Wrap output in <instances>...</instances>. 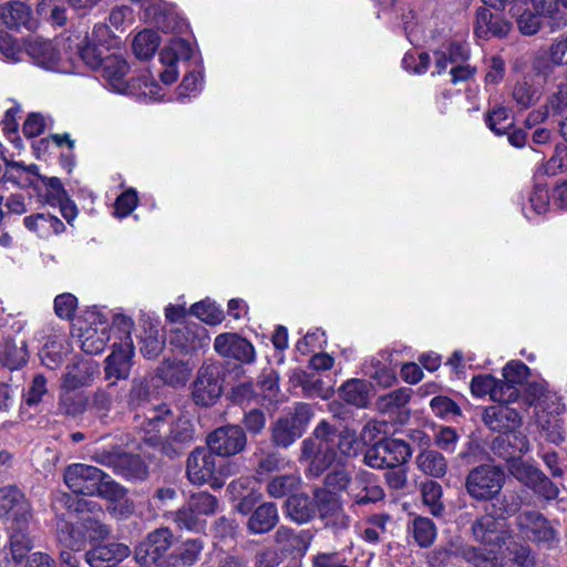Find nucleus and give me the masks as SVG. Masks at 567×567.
<instances>
[{
  "label": "nucleus",
  "mask_w": 567,
  "mask_h": 567,
  "mask_svg": "<svg viewBox=\"0 0 567 567\" xmlns=\"http://www.w3.org/2000/svg\"><path fill=\"white\" fill-rule=\"evenodd\" d=\"M23 44L28 55L38 65L50 68L58 60L56 52L49 40L38 35H30L24 40Z\"/></svg>",
  "instance_id": "obj_30"
},
{
  "label": "nucleus",
  "mask_w": 567,
  "mask_h": 567,
  "mask_svg": "<svg viewBox=\"0 0 567 567\" xmlns=\"http://www.w3.org/2000/svg\"><path fill=\"white\" fill-rule=\"evenodd\" d=\"M131 549L122 543H110L96 546L85 554V560L91 567H106L128 557Z\"/></svg>",
  "instance_id": "obj_24"
},
{
  "label": "nucleus",
  "mask_w": 567,
  "mask_h": 567,
  "mask_svg": "<svg viewBox=\"0 0 567 567\" xmlns=\"http://www.w3.org/2000/svg\"><path fill=\"white\" fill-rule=\"evenodd\" d=\"M519 396V390L516 385L508 382L507 380H497L495 382L492 401L498 402L499 405H508L515 402Z\"/></svg>",
  "instance_id": "obj_57"
},
{
  "label": "nucleus",
  "mask_w": 567,
  "mask_h": 567,
  "mask_svg": "<svg viewBox=\"0 0 567 567\" xmlns=\"http://www.w3.org/2000/svg\"><path fill=\"white\" fill-rule=\"evenodd\" d=\"M138 197L135 189L122 193L114 203V214L118 218L128 216L137 206Z\"/></svg>",
  "instance_id": "obj_62"
},
{
  "label": "nucleus",
  "mask_w": 567,
  "mask_h": 567,
  "mask_svg": "<svg viewBox=\"0 0 567 567\" xmlns=\"http://www.w3.org/2000/svg\"><path fill=\"white\" fill-rule=\"evenodd\" d=\"M339 395L347 403L363 408L368 404V386L362 380H349L339 389Z\"/></svg>",
  "instance_id": "obj_41"
},
{
  "label": "nucleus",
  "mask_w": 567,
  "mask_h": 567,
  "mask_svg": "<svg viewBox=\"0 0 567 567\" xmlns=\"http://www.w3.org/2000/svg\"><path fill=\"white\" fill-rule=\"evenodd\" d=\"M529 374V368L522 361L512 360L503 368L504 379L516 386L526 382Z\"/></svg>",
  "instance_id": "obj_60"
},
{
  "label": "nucleus",
  "mask_w": 567,
  "mask_h": 567,
  "mask_svg": "<svg viewBox=\"0 0 567 567\" xmlns=\"http://www.w3.org/2000/svg\"><path fill=\"white\" fill-rule=\"evenodd\" d=\"M188 504L197 513V515H213L218 507V499L207 492L193 494Z\"/></svg>",
  "instance_id": "obj_55"
},
{
  "label": "nucleus",
  "mask_w": 567,
  "mask_h": 567,
  "mask_svg": "<svg viewBox=\"0 0 567 567\" xmlns=\"http://www.w3.org/2000/svg\"><path fill=\"white\" fill-rule=\"evenodd\" d=\"M421 494L423 503L430 507L431 513L434 516H441L444 512V505L441 499L443 495L441 484L434 480H427L421 485Z\"/></svg>",
  "instance_id": "obj_44"
},
{
  "label": "nucleus",
  "mask_w": 567,
  "mask_h": 567,
  "mask_svg": "<svg viewBox=\"0 0 567 567\" xmlns=\"http://www.w3.org/2000/svg\"><path fill=\"white\" fill-rule=\"evenodd\" d=\"M505 484V472L492 464H480L471 468L464 480L467 495L476 502L493 501Z\"/></svg>",
  "instance_id": "obj_3"
},
{
  "label": "nucleus",
  "mask_w": 567,
  "mask_h": 567,
  "mask_svg": "<svg viewBox=\"0 0 567 567\" xmlns=\"http://www.w3.org/2000/svg\"><path fill=\"white\" fill-rule=\"evenodd\" d=\"M64 482L74 494L100 496L120 502L126 496V488L117 484L100 468L86 464H72L64 472Z\"/></svg>",
  "instance_id": "obj_2"
},
{
  "label": "nucleus",
  "mask_w": 567,
  "mask_h": 567,
  "mask_svg": "<svg viewBox=\"0 0 567 567\" xmlns=\"http://www.w3.org/2000/svg\"><path fill=\"white\" fill-rule=\"evenodd\" d=\"M419 471L433 478H442L447 473V461L437 450H423L415 457Z\"/></svg>",
  "instance_id": "obj_32"
},
{
  "label": "nucleus",
  "mask_w": 567,
  "mask_h": 567,
  "mask_svg": "<svg viewBox=\"0 0 567 567\" xmlns=\"http://www.w3.org/2000/svg\"><path fill=\"white\" fill-rule=\"evenodd\" d=\"M301 486V477L296 473L272 476L267 485L266 493L271 498H284L296 494Z\"/></svg>",
  "instance_id": "obj_34"
},
{
  "label": "nucleus",
  "mask_w": 567,
  "mask_h": 567,
  "mask_svg": "<svg viewBox=\"0 0 567 567\" xmlns=\"http://www.w3.org/2000/svg\"><path fill=\"white\" fill-rule=\"evenodd\" d=\"M247 441V434L243 426L227 424L210 432L206 443L217 456L230 457L244 452Z\"/></svg>",
  "instance_id": "obj_9"
},
{
  "label": "nucleus",
  "mask_w": 567,
  "mask_h": 567,
  "mask_svg": "<svg viewBox=\"0 0 567 567\" xmlns=\"http://www.w3.org/2000/svg\"><path fill=\"white\" fill-rule=\"evenodd\" d=\"M190 311L202 321L213 326L220 323L224 319V312L208 302H197L192 306Z\"/></svg>",
  "instance_id": "obj_59"
},
{
  "label": "nucleus",
  "mask_w": 567,
  "mask_h": 567,
  "mask_svg": "<svg viewBox=\"0 0 567 567\" xmlns=\"http://www.w3.org/2000/svg\"><path fill=\"white\" fill-rule=\"evenodd\" d=\"M495 499L496 502L492 504L494 515L502 520L516 514L522 506V497L516 492H506L501 498Z\"/></svg>",
  "instance_id": "obj_49"
},
{
  "label": "nucleus",
  "mask_w": 567,
  "mask_h": 567,
  "mask_svg": "<svg viewBox=\"0 0 567 567\" xmlns=\"http://www.w3.org/2000/svg\"><path fill=\"white\" fill-rule=\"evenodd\" d=\"M548 53L554 65L561 66L567 64V33L553 41Z\"/></svg>",
  "instance_id": "obj_64"
},
{
  "label": "nucleus",
  "mask_w": 567,
  "mask_h": 567,
  "mask_svg": "<svg viewBox=\"0 0 567 567\" xmlns=\"http://www.w3.org/2000/svg\"><path fill=\"white\" fill-rule=\"evenodd\" d=\"M79 55L82 61L91 69H100L103 60L102 49L94 43V39L85 38L81 44H79Z\"/></svg>",
  "instance_id": "obj_52"
},
{
  "label": "nucleus",
  "mask_w": 567,
  "mask_h": 567,
  "mask_svg": "<svg viewBox=\"0 0 567 567\" xmlns=\"http://www.w3.org/2000/svg\"><path fill=\"white\" fill-rule=\"evenodd\" d=\"M509 114L511 110L508 107L495 106L486 113L485 123L494 133L498 135L505 134L513 126V120Z\"/></svg>",
  "instance_id": "obj_45"
},
{
  "label": "nucleus",
  "mask_w": 567,
  "mask_h": 567,
  "mask_svg": "<svg viewBox=\"0 0 567 567\" xmlns=\"http://www.w3.org/2000/svg\"><path fill=\"white\" fill-rule=\"evenodd\" d=\"M215 351L223 358L234 359L244 363L255 360L254 346L237 333L225 332L215 338Z\"/></svg>",
  "instance_id": "obj_18"
},
{
  "label": "nucleus",
  "mask_w": 567,
  "mask_h": 567,
  "mask_svg": "<svg viewBox=\"0 0 567 567\" xmlns=\"http://www.w3.org/2000/svg\"><path fill=\"white\" fill-rule=\"evenodd\" d=\"M76 306L78 300L71 293H62L54 299V311L62 319H72Z\"/></svg>",
  "instance_id": "obj_63"
},
{
  "label": "nucleus",
  "mask_w": 567,
  "mask_h": 567,
  "mask_svg": "<svg viewBox=\"0 0 567 567\" xmlns=\"http://www.w3.org/2000/svg\"><path fill=\"white\" fill-rule=\"evenodd\" d=\"M217 455L209 447H196L187 457L186 476L193 485L209 484L213 488H220L216 481Z\"/></svg>",
  "instance_id": "obj_8"
},
{
  "label": "nucleus",
  "mask_w": 567,
  "mask_h": 567,
  "mask_svg": "<svg viewBox=\"0 0 567 567\" xmlns=\"http://www.w3.org/2000/svg\"><path fill=\"white\" fill-rule=\"evenodd\" d=\"M515 524L520 536L533 543L551 544L556 538V530L537 511L520 512L515 518Z\"/></svg>",
  "instance_id": "obj_11"
},
{
  "label": "nucleus",
  "mask_w": 567,
  "mask_h": 567,
  "mask_svg": "<svg viewBox=\"0 0 567 567\" xmlns=\"http://www.w3.org/2000/svg\"><path fill=\"white\" fill-rule=\"evenodd\" d=\"M473 538L491 547V551L501 548L505 544L504 524L501 518L494 514H485L477 517L472 526Z\"/></svg>",
  "instance_id": "obj_17"
},
{
  "label": "nucleus",
  "mask_w": 567,
  "mask_h": 567,
  "mask_svg": "<svg viewBox=\"0 0 567 567\" xmlns=\"http://www.w3.org/2000/svg\"><path fill=\"white\" fill-rule=\"evenodd\" d=\"M194 440L193 422L185 416H179L171 424L169 433L165 436V442L162 445V455L175 460L184 454Z\"/></svg>",
  "instance_id": "obj_14"
},
{
  "label": "nucleus",
  "mask_w": 567,
  "mask_h": 567,
  "mask_svg": "<svg viewBox=\"0 0 567 567\" xmlns=\"http://www.w3.org/2000/svg\"><path fill=\"white\" fill-rule=\"evenodd\" d=\"M252 457L255 461V474L258 477L278 472L284 461L279 452L264 445L256 447Z\"/></svg>",
  "instance_id": "obj_35"
},
{
  "label": "nucleus",
  "mask_w": 567,
  "mask_h": 567,
  "mask_svg": "<svg viewBox=\"0 0 567 567\" xmlns=\"http://www.w3.org/2000/svg\"><path fill=\"white\" fill-rule=\"evenodd\" d=\"M492 9L485 4L476 9L474 34L478 39L504 38L512 29V23L501 14L502 11L493 12Z\"/></svg>",
  "instance_id": "obj_15"
},
{
  "label": "nucleus",
  "mask_w": 567,
  "mask_h": 567,
  "mask_svg": "<svg viewBox=\"0 0 567 567\" xmlns=\"http://www.w3.org/2000/svg\"><path fill=\"white\" fill-rule=\"evenodd\" d=\"M0 10L3 22L10 29L24 27L28 30H33L37 28V20L32 18L30 7L23 2L10 1Z\"/></svg>",
  "instance_id": "obj_28"
},
{
  "label": "nucleus",
  "mask_w": 567,
  "mask_h": 567,
  "mask_svg": "<svg viewBox=\"0 0 567 567\" xmlns=\"http://www.w3.org/2000/svg\"><path fill=\"white\" fill-rule=\"evenodd\" d=\"M301 435L302 433L286 417V415L277 419L270 427V441L276 447L287 449Z\"/></svg>",
  "instance_id": "obj_37"
},
{
  "label": "nucleus",
  "mask_w": 567,
  "mask_h": 567,
  "mask_svg": "<svg viewBox=\"0 0 567 567\" xmlns=\"http://www.w3.org/2000/svg\"><path fill=\"white\" fill-rule=\"evenodd\" d=\"M32 517L31 505L17 486L0 487V518L7 528L29 526Z\"/></svg>",
  "instance_id": "obj_5"
},
{
  "label": "nucleus",
  "mask_w": 567,
  "mask_h": 567,
  "mask_svg": "<svg viewBox=\"0 0 567 567\" xmlns=\"http://www.w3.org/2000/svg\"><path fill=\"white\" fill-rule=\"evenodd\" d=\"M99 461L127 478L144 480L148 470L144 461L135 454L123 452L118 449L102 452L97 456Z\"/></svg>",
  "instance_id": "obj_13"
},
{
  "label": "nucleus",
  "mask_w": 567,
  "mask_h": 567,
  "mask_svg": "<svg viewBox=\"0 0 567 567\" xmlns=\"http://www.w3.org/2000/svg\"><path fill=\"white\" fill-rule=\"evenodd\" d=\"M209 337L203 326L193 323L171 330L169 344L179 353L188 354L206 347Z\"/></svg>",
  "instance_id": "obj_16"
},
{
  "label": "nucleus",
  "mask_w": 567,
  "mask_h": 567,
  "mask_svg": "<svg viewBox=\"0 0 567 567\" xmlns=\"http://www.w3.org/2000/svg\"><path fill=\"white\" fill-rule=\"evenodd\" d=\"M28 361V349L24 340L4 339L0 348V362L10 370L24 365Z\"/></svg>",
  "instance_id": "obj_33"
},
{
  "label": "nucleus",
  "mask_w": 567,
  "mask_h": 567,
  "mask_svg": "<svg viewBox=\"0 0 567 567\" xmlns=\"http://www.w3.org/2000/svg\"><path fill=\"white\" fill-rule=\"evenodd\" d=\"M460 436L455 429L451 426L439 427L433 435L434 444L437 449L453 453Z\"/></svg>",
  "instance_id": "obj_61"
},
{
  "label": "nucleus",
  "mask_w": 567,
  "mask_h": 567,
  "mask_svg": "<svg viewBox=\"0 0 567 567\" xmlns=\"http://www.w3.org/2000/svg\"><path fill=\"white\" fill-rule=\"evenodd\" d=\"M80 523L86 534V539L90 538L91 542L104 539L110 534V528L99 519L97 515H83Z\"/></svg>",
  "instance_id": "obj_54"
},
{
  "label": "nucleus",
  "mask_w": 567,
  "mask_h": 567,
  "mask_svg": "<svg viewBox=\"0 0 567 567\" xmlns=\"http://www.w3.org/2000/svg\"><path fill=\"white\" fill-rule=\"evenodd\" d=\"M411 399V389L400 388L377 400V406L381 412H391L404 406Z\"/></svg>",
  "instance_id": "obj_51"
},
{
  "label": "nucleus",
  "mask_w": 567,
  "mask_h": 567,
  "mask_svg": "<svg viewBox=\"0 0 567 567\" xmlns=\"http://www.w3.org/2000/svg\"><path fill=\"white\" fill-rule=\"evenodd\" d=\"M360 443L358 442L357 435L353 431L343 430L337 431L336 436V450L346 457H354L359 453Z\"/></svg>",
  "instance_id": "obj_58"
},
{
  "label": "nucleus",
  "mask_w": 567,
  "mask_h": 567,
  "mask_svg": "<svg viewBox=\"0 0 567 567\" xmlns=\"http://www.w3.org/2000/svg\"><path fill=\"white\" fill-rule=\"evenodd\" d=\"M10 551L14 561L20 563L32 548L29 526L9 527Z\"/></svg>",
  "instance_id": "obj_40"
},
{
  "label": "nucleus",
  "mask_w": 567,
  "mask_h": 567,
  "mask_svg": "<svg viewBox=\"0 0 567 567\" xmlns=\"http://www.w3.org/2000/svg\"><path fill=\"white\" fill-rule=\"evenodd\" d=\"M313 496L316 504L315 516L318 514L321 522L343 508L340 496L327 488L316 487L313 489Z\"/></svg>",
  "instance_id": "obj_36"
},
{
  "label": "nucleus",
  "mask_w": 567,
  "mask_h": 567,
  "mask_svg": "<svg viewBox=\"0 0 567 567\" xmlns=\"http://www.w3.org/2000/svg\"><path fill=\"white\" fill-rule=\"evenodd\" d=\"M508 471L518 482L533 489L535 494L546 499L558 497V487L535 465L515 460L508 465Z\"/></svg>",
  "instance_id": "obj_10"
},
{
  "label": "nucleus",
  "mask_w": 567,
  "mask_h": 567,
  "mask_svg": "<svg viewBox=\"0 0 567 567\" xmlns=\"http://www.w3.org/2000/svg\"><path fill=\"white\" fill-rule=\"evenodd\" d=\"M169 518L179 529L197 532L203 527V522L199 519L197 513L188 503L177 511L172 512L169 514Z\"/></svg>",
  "instance_id": "obj_47"
},
{
  "label": "nucleus",
  "mask_w": 567,
  "mask_h": 567,
  "mask_svg": "<svg viewBox=\"0 0 567 567\" xmlns=\"http://www.w3.org/2000/svg\"><path fill=\"white\" fill-rule=\"evenodd\" d=\"M512 97L516 105L522 110H527L535 105L539 97V91L526 78L515 83Z\"/></svg>",
  "instance_id": "obj_43"
},
{
  "label": "nucleus",
  "mask_w": 567,
  "mask_h": 567,
  "mask_svg": "<svg viewBox=\"0 0 567 567\" xmlns=\"http://www.w3.org/2000/svg\"><path fill=\"white\" fill-rule=\"evenodd\" d=\"M312 535L309 530H295L281 525L274 535V542L285 556H302L308 550Z\"/></svg>",
  "instance_id": "obj_21"
},
{
  "label": "nucleus",
  "mask_w": 567,
  "mask_h": 567,
  "mask_svg": "<svg viewBox=\"0 0 567 567\" xmlns=\"http://www.w3.org/2000/svg\"><path fill=\"white\" fill-rule=\"evenodd\" d=\"M482 421L491 431L499 432L501 434L517 431L523 424V419L518 411L508 405L485 408Z\"/></svg>",
  "instance_id": "obj_20"
},
{
  "label": "nucleus",
  "mask_w": 567,
  "mask_h": 567,
  "mask_svg": "<svg viewBox=\"0 0 567 567\" xmlns=\"http://www.w3.org/2000/svg\"><path fill=\"white\" fill-rule=\"evenodd\" d=\"M97 372V364L92 360H80L68 365L64 374V386L69 390L87 385Z\"/></svg>",
  "instance_id": "obj_31"
},
{
  "label": "nucleus",
  "mask_w": 567,
  "mask_h": 567,
  "mask_svg": "<svg viewBox=\"0 0 567 567\" xmlns=\"http://www.w3.org/2000/svg\"><path fill=\"white\" fill-rule=\"evenodd\" d=\"M164 338L159 336V331L154 328H150L144 331L141 337L140 352L148 360L155 359L164 349Z\"/></svg>",
  "instance_id": "obj_48"
},
{
  "label": "nucleus",
  "mask_w": 567,
  "mask_h": 567,
  "mask_svg": "<svg viewBox=\"0 0 567 567\" xmlns=\"http://www.w3.org/2000/svg\"><path fill=\"white\" fill-rule=\"evenodd\" d=\"M193 368L184 361L165 360L158 368V375L168 385H184Z\"/></svg>",
  "instance_id": "obj_38"
},
{
  "label": "nucleus",
  "mask_w": 567,
  "mask_h": 567,
  "mask_svg": "<svg viewBox=\"0 0 567 567\" xmlns=\"http://www.w3.org/2000/svg\"><path fill=\"white\" fill-rule=\"evenodd\" d=\"M173 544L174 535L168 527L156 528L135 547V559L142 565L156 564L166 567L165 561Z\"/></svg>",
  "instance_id": "obj_6"
},
{
  "label": "nucleus",
  "mask_w": 567,
  "mask_h": 567,
  "mask_svg": "<svg viewBox=\"0 0 567 567\" xmlns=\"http://www.w3.org/2000/svg\"><path fill=\"white\" fill-rule=\"evenodd\" d=\"M412 533L419 546L425 548L433 544L436 537V527L432 519L419 516L413 520Z\"/></svg>",
  "instance_id": "obj_46"
},
{
  "label": "nucleus",
  "mask_w": 567,
  "mask_h": 567,
  "mask_svg": "<svg viewBox=\"0 0 567 567\" xmlns=\"http://www.w3.org/2000/svg\"><path fill=\"white\" fill-rule=\"evenodd\" d=\"M134 343L132 338L114 342L112 352L104 360L105 379L126 380L133 367Z\"/></svg>",
  "instance_id": "obj_12"
},
{
  "label": "nucleus",
  "mask_w": 567,
  "mask_h": 567,
  "mask_svg": "<svg viewBox=\"0 0 567 567\" xmlns=\"http://www.w3.org/2000/svg\"><path fill=\"white\" fill-rule=\"evenodd\" d=\"M355 487L348 491L349 497L357 505L377 503L384 498L383 488L377 484L374 475L368 471L360 470L354 475Z\"/></svg>",
  "instance_id": "obj_22"
},
{
  "label": "nucleus",
  "mask_w": 567,
  "mask_h": 567,
  "mask_svg": "<svg viewBox=\"0 0 567 567\" xmlns=\"http://www.w3.org/2000/svg\"><path fill=\"white\" fill-rule=\"evenodd\" d=\"M491 450L509 465L515 460H522V456L529 451V441L518 431L502 433L492 441Z\"/></svg>",
  "instance_id": "obj_19"
},
{
  "label": "nucleus",
  "mask_w": 567,
  "mask_h": 567,
  "mask_svg": "<svg viewBox=\"0 0 567 567\" xmlns=\"http://www.w3.org/2000/svg\"><path fill=\"white\" fill-rule=\"evenodd\" d=\"M100 69L102 70L103 76L110 82L115 91H126L127 83L125 81V76L130 71V65L122 55L110 54L105 56Z\"/></svg>",
  "instance_id": "obj_26"
},
{
  "label": "nucleus",
  "mask_w": 567,
  "mask_h": 567,
  "mask_svg": "<svg viewBox=\"0 0 567 567\" xmlns=\"http://www.w3.org/2000/svg\"><path fill=\"white\" fill-rule=\"evenodd\" d=\"M352 482L351 473L343 468L338 467L328 472L323 478V488L331 492H344L348 491Z\"/></svg>",
  "instance_id": "obj_53"
},
{
  "label": "nucleus",
  "mask_w": 567,
  "mask_h": 567,
  "mask_svg": "<svg viewBox=\"0 0 567 567\" xmlns=\"http://www.w3.org/2000/svg\"><path fill=\"white\" fill-rule=\"evenodd\" d=\"M56 540L61 548L81 551L86 544V534L80 520L75 524L60 520L56 525Z\"/></svg>",
  "instance_id": "obj_29"
},
{
  "label": "nucleus",
  "mask_w": 567,
  "mask_h": 567,
  "mask_svg": "<svg viewBox=\"0 0 567 567\" xmlns=\"http://www.w3.org/2000/svg\"><path fill=\"white\" fill-rule=\"evenodd\" d=\"M241 423L246 434L248 433L252 436L259 435L266 427V414L260 409H250L244 413Z\"/></svg>",
  "instance_id": "obj_56"
},
{
  "label": "nucleus",
  "mask_w": 567,
  "mask_h": 567,
  "mask_svg": "<svg viewBox=\"0 0 567 567\" xmlns=\"http://www.w3.org/2000/svg\"><path fill=\"white\" fill-rule=\"evenodd\" d=\"M204 549L200 538L186 539L166 559V567H190L197 563Z\"/></svg>",
  "instance_id": "obj_27"
},
{
  "label": "nucleus",
  "mask_w": 567,
  "mask_h": 567,
  "mask_svg": "<svg viewBox=\"0 0 567 567\" xmlns=\"http://www.w3.org/2000/svg\"><path fill=\"white\" fill-rule=\"evenodd\" d=\"M278 523L277 505L272 502H264L249 516L247 528L252 535H261L272 530Z\"/></svg>",
  "instance_id": "obj_25"
},
{
  "label": "nucleus",
  "mask_w": 567,
  "mask_h": 567,
  "mask_svg": "<svg viewBox=\"0 0 567 567\" xmlns=\"http://www.w3.org/2000/svg\"><path fill=\"white\" fill-rule=\"evenodd\" d=\"M315 496L307 493H296L290 495L284 504L285 515L293 523L302 525L315 518Z\"/></svg>",
  "instance_id": "obj_23"
},
{
  "label": "nucleus",
  "mask_w": 567,
  "mask_h": 567,
  "mask_svg": "<svg viewBox=\"0 0 567 567\" xmlns=\"http://www.w3.org/2000/svg\"><path fill=\"white\" fill-rule=\"evenodd\" d=\"M411 455V446L405 441L383 439L365 451L363 462L371 468L385 470L403 466Z\"/></svg>",
  "instance_id": "obj_4"
},
{
  "label": "nucleus",
  "mask_w": 567,
  "mask_h": 567,
  "mask_svg": "<svg viewBox=\"0 0 567 567\" xmlns=\"http://www.w3.org/2000/svg\"><path fill=\"white\" fill-rule=\"evenodd\" d=\"M159 43V37L155 31L143 30L135 35L132 48L137 59L147 60L157 51Z\"/></svg>",
  "instance_id": "obj_39"
},
{
  "label": "nucleus",
  "mask_w": 567,
  "mask_h": 567,
  "mask_svg": "<svg viewBox=\"0 0 567 567\" xmlns=\"http://www.w3.org/2000/svg\"><path fill=\"white\" fill-rule=\"evenodd\" d=\"M114 382L107 384L104 389H97L91 398L89 410L99 417L103 423L109 416V412L113 404V390Z\"/></svg>",
  "instance_id": "obj_42"
},
{
  "label": "nucleus",
  "mask_w": 567,
  "mask_h": 567,
  "mask_svg": "<svg viewBox=\"0 0 567 567\" xmlns=\"http://www.w3.org/2000/svg\"><path fill=\"white\" fill-rule=\"evenodd\" d=\"M220 372V365L214 362L204 363L198 369L192 384V398L196 405L212 406L219 399L223 392Z\"/></svg>",
  "instance_id": "obj_7"
},
{
  "label": "nucleus",
  "mask_w": 567,
  "mask_h": 567,
  "mask_svg": "<svg viewBox=\"0 0 567 567\" xmlns=\"http://www.w3.org/2000/svg\"><path fill=\"white\" fill-rule=\"evenodd\" d=\"M150 383L145 378L134 379L126 395V403L130 409H137L150 401Z\"/></svg>",
  "instance_id": "obj_50"
},
{
  "label": "nucleus",
  "mask_w": 567,
  "mask_h": 567,
  "mask_svg": "<svg viewBox=\"0 0 567 567\" xmlns=\"http://www.w3.org/2000/svg\"><path fill=\"white\" fill-rule=\"evenodd\" d=\"M336 436L337 429L322 420L301 442L299 461L307 464L308 478L320 477L337 461Z\"/></svg>",
  "instance_id": "obj_1"
}]
</instances>
